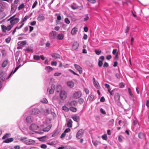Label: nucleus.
<instances>
[{
  "label": "nucleus",
  "mask_w": 149,
  "mask_h": 149,
  "mask_svg": "<svg viewBox=\"0 0 149 149\" xmlns=\"http://www.w3.org/2000/svg\"><path fill=\"white\" fill-rule=\"evenodd\" d=\"M12 17H10L7 20V22H10V24L13 27L14 25L16 24L19 21V18H13Z\"/></svg>",
  "instance_id": "1"
},
{
  "label": "nucleus",
  "mask_w": 149,
  "mask_h": 149,
  "mask_svg": "<svg viewBox=\"0 0 149 149\" xmlns=\"http://www.w3.org/2000/svg\"><path fill=\"white\" fill-rule=\"evenodd\" d=\"M2 31L3 33H6V31H9L12 29L13 27L10 25H8L7 26L4 25H2L1 26Z\"/></svg>",
  "instance_id": "2"
},
{
  "label": "nucleus",
  "mask_w": 149,
  "mask_h": 149,
  "mask_svg": "<svg viewBox=\"0 0 149 149\" xmlns=\"http://www.w3.org/2000/svg\"><path fill=\"white\" fill-rule=\"evenodd\" d=\"M39 128V126L36 124L33 123L31 125L29 126V129L35 132V131L37 130Z\"/></svg>",
  "instance_id": "3"
},
{
  "label": "nucleus",
  "mask_w": 149,
  "mask_h": 149,
  "mask_svg": "<svg viewBox=\"0 0 149 149\" xmlns=\"http://www.w3.org/2000/svg\"><path fill=\"white\" fill-rule=\"evenodd\" d=\"M67 94L65 91H62L60 93V99L62 100H64L67 97Z\"/></svg>",
  "instance_id": "4"
},
{
  "label": "nucleus",
  "mask_w": 149,
  "mask_h": 149,
  "mask_svg": "<svg viewBox=\"0 0 149 149\" xmlns=\"http://www.w3.org/2000/svg\"><path fill=\"white\" fill-rule=\"evenodd\" d=\"M82 95V93L81 91H79L76 92L73 95V97L75 98H79Z\"/></svg>",
  "instance_id": "5"
},
{
  "label": "nucleus",
  "mask_w": 149,
  "mask_h": 149,
  "mask_svg": "<svg viewBox=\"0 0 149 149\" xmlns=\"http://www.w3.org/2000/svg\"><path fill=\"white\" fill-rule=\"evenodd\" d=\"M57 34V32L55 31H52L49 34V36L51 39H54Z\"/></svg>",
  "instance_id": "6"
},
{
  "label": "nucleus",
  "mask_w": 149,
  "mask_h": 149,
  "mask_svg": "<svg viewBox=\"0 0 149 149\" xmlns=\"http://www.w3.org/2000/svg\"><path fill=\"white\" fill-rule=\"evenodd\" d=\"M83 130H79L77 133L76 135L77 138L78 139H80L83 134Z\"/></svg>",
  "instance_id": "7"
},
{
  "label": "nucleus",
  "mask_w": 149,
  "mask_h": 149,
  "mask_svg": "<svg viewBox=\"0 0 149 149\" xmlns=\"http://www.w3.org/2000/svg\"><path fill=\"white\" fill-rule=\"evenodd\" d=\"M74 66L75 69L79 72L80 74H81L82 73V68L80 66L77 64H74Z\"/></svg>",
  "instance_id": "8"
},
{
  "label": "nucleus",
  "mask_w": 149,
  "mask_h": 149,
  "mask_svg": "<svg viewBox=\"0 0 149 149\" xmlns=\"http://www.w3.org/2000/svg\"><path fill=\"white\" fill-rule=\"evenodd\" d=\"M45 19V17L42 14H40L38 15L37 19L39 22L44 20Z\"/></svg>",
  "instance_id": "9"
},
{
  "label": "nucleus",
  "mask_w": 149,
  "mask_h": 149,
  "mask_svg": "<svg viewBox=\"0 0 149 149\" xmlns=\"http://www.w3.org/2000/svg\"><path fill=\"white\" fill-rule=\"evenodd\" d=\"M55 88V86L52 84L51 86V88H48L47 91H49V92L50 94H52L54 93Z\"/></svg>",
  "instance_id": "10"
},
{
  "label": "nucleus",
  "mask_w": 149,
  "mask_h": 149,
  "mask_svg": "<svg viewBox=\"0 0 149 149\" xmlns=\"http://www.w3.org/2000/svg\"><path fill=\"white\" fill-rule=\"evenodd\" d=\"M17 6L15 5V4H12L11 5V12L13 13L15 11L17 8Z\"/></svg>",
  "instance_id": "11"
},
{
  "label": "nucleus",
  "mask_w": 149,
  "mask_h": 149,
  "mask_svg": "<svg viewBox=\"0 0 149 149\" xmlns=\"http://www.w3.org/2000/svg\"><path fill=\"white\" fill-rule=\"evenodd\" d=\"M40 112L39 110L37 109H32L31 114L32 115H36Z\"/></svg>",
  "instance_id": "12"
},
{
  "label": "nucleus",
  "mask_w": 149,
  "mask_h": 149,
  "mask_svg": "<svg viewBox=\"0 0 149 149\" xmlns=\"http://www.w3.org/2000/svg\"><path fill=\"white\" fill-rule=\"evenodd\" d=\"M138 136L139 139H145V135L143 133L141 132H139V133Z\"/></svg>",
  "instance_id": "13"
},
{
  "label": "nucleus",
  "mask_w": 149,
  "mask_h": 149,
  "mask_svg": "<svg viewBox=\"0 0 149 149\" xmlns=\"http://www.w3.org/2000/svg\"><path fill=\"white\" fill-rule=\"evenodd\" d=\"M79 44L77 42H74L72 46V49L73 50H75L78 48Z\"/></svg>",
  "instance_id": "14"
},
{
  "label": "nucleus",
  "mask_w": 149,
  "mask_h": 149,
  "mask_svg": "<svg viewBox=\"0 0 149 149\" xmlns=\"http://www.w3.org/2000/svg\"><path fill=\"white\" fill-rule=\"evenodd\" d=\"M67 85L70 88H72L74 86V83L72 81H70L67 82Z\"/></svg>",
  "instance_id": "15"
},
{
  "label": "nucleus",
  "mask_w": 149,
  "mask_h": 149,
  "mask_svg": "<svg viewBox=\"0 0 149 149\" xmlns=\"http://www.w3.org/2000/svg\"><path fill=\"white\" fill-rule=\"evenodd\" d=\"M52 57L55 59L59 58H60V55L56 53H53L52 55Z\"/></svg>",
  "instance_id": "16"
},
{
  "label": "nucleus",
  "mask_w": 149,
  "mask_h": 149,
  "mask_svg": "<svg viewBox=\"0 0 149 149\" xmlns=\"http://www.w3.org/2000/svg\"><path fill=\"white\" fill-rule=\"evenodd\" d=\"M26 122L28 123H31L32 122V118L31 116H28L26 119Z\"/></svg>",
  "instance_id": "17"
},
{
  "label": "nucleus",
  "mask_w": 149,
  "mask_h": 149,
  "mask_svg": "<svg viewBox=\"0 0 149 149\" xmlns=\"http://www.w3.org/2000/svg\"><path fill=\"white\" fill-rule=\"evenodd\" d=\"M77 104V102L75 100L71 101L70 103V105L72 106H76Z\"/></svg>",
  "instance_id": "18"
},
{
  "label": "nucleus",
  "mask_w": 149,
  "mask_h": 149,
  "mask_svg": "<svg viewBox=\"0 0 149 149\" xmlns=\"http://www.w3.org/2000/svg\"><path fill=\"white\" fill-rule=\"evenodd\" d=\"M64 37V35L62 34H60L58 35L57 36L56 38L57 39L59 40H61L63 39Z\"/></svg>",
  "instance_id": "19"
},
{
  "label": "nucleus",
  "mask_w": 149,
  "mask_h": 149,
  "mask_svg": "<svg viewBox=\"0 0 149 149\" xmlns=\"http://www.w3.org/2000/svg\"><path fill=\"white\" fill-rule=\"evenodd\" d=\"M72 121L71 119H69L68 121L67 125L68 127H71L72 126Z\"/></svg>",
  "instance_id": "20"
},
{
  "label": "nucleus",
  "mask_w": 149,
  "mask_h": 149,
  "mask_svg": "<svg viewBox=\"0 0 149 149\" xmlns=\"http://www.w3.org/2000/svg\"><path fill=\"white\" fill-rule=\"evenodd\" d=\"M13 139L12 138L9 139H7L3 141V142L9 143V142L13 141Z\"/></svg>",
  "instance_id": "21"
},
{
  "label": "nucleus",
  "mask_w": 149,
  "mask_h": 149,
  "mask_svg": "<svg viewBox=\"0 0 149 149\" xmlns=\"http://www.w3.org/2000/svg\"><path fill=\"white\" fill-rule=\"evenodd\" d=\"M77 31V29L76 28L74 27L72 30L71 33L72 35L75 34Z\"/></svg>",
  "instance_id": "22"
},
{
  "label": "nucleus",
  "mask_w": 149,
  "mask_h": 149,
  "mask_svg": "<svg viewBox=\"0 0 149 149\" xmlns=\"http://www.w3.org/2000/svg\"><path fill=\"white\" fill-rule=\"evenodd\" d=\"M71 118L73 120L75 121L78 122V121L79 120V118L78 116H72Z\"/></svg>",
  "instance_id": "23"
},
{
  "label": "nucleus",
  "mask_w": 149,
  "mask_h": 149,
  "mask_svg": "<svg viewBox=\"0 0 149 149\" xmlns=\"http://www.w3.org/2000/svg\"><path fill=\"white\" fill-rule=\"evenodd\" d=\"M114 98L116 100H119L120 98V96L119 94L118 93H116L114 95Z\"/></svg>",
  "instance_id": "24"
},
{
  "label": "nucleus",
  "mask_w": 149,
  "mask_h": 149,
  "mask_svg": "<svg viewBox=\"0 0 149 149\" xmlns=\"http://www.w3.org/2000/svg\"><path fill=\"white\" fill-rule=\"evenodd\" d=\"M93 84L95 87L99 89L100 88V86L99 85V83L96 81H93Z\"/></svg>",
  "instance_id": "25"
},
{
  "label": "nucleus",
  "mask_w": 149,
  "mask_h": 149,
  "mask_svg": "<svg viewBox=\"0 0 149 149\" xmlns=\"http://www.w3.org/2000/svg\"><path fill=\"white\" fill-rule=\"evenodd\" d=\"M19 66H17V67H16L15 68V69L14 70V71H13H13H12V72L10 73V75H9V76L7 77V79H9V78L10 77V75H11V74L12 73L13 74V73H15V72H16V71H17V70L18 69V68H19Z\"/></svg>",
  "instance_id": "26"
},
{
  "label": "nucleus",
  "mask_w": 149,
  "mask_h": 149,
  "mask_svg": "<svg viewBox=\"0 0 149 149\" xmlns=\"http://www.w3.org/2000/svg\"><path fill=\"white\" fill-rule=\"evenodd\" d=\"M45 69L46 71H48V72H49L51 71H52L53 70V68L49 66L46 67L45 68Z\"/></svg>",
  "instance_id": "27"
},
{
  "label": "nucleus",
  "mask_w": 149,
  "mask_h": 149,
  "mask_svg": "<svg viewBox=\"0 0 149 149\" xmlns=\"http://www.w3.org/2000/svg\"><path fill=\"white\" fill-rule=\"evenodd\" d=\"M51 126L50 125H48L47 126L46 128L43 129V131L44 132H48L51 129Z\"/></svg>",
  "instance_id": "28"
},
{
  "label": "nucleus",
  "mask_w": 149,
  "mask_h": 149,
  "mask_svg": "<svg viewBox=\"0 0 149 149\" xmlns=\"http://www.w3.org/2000/svg\"><path fill=\"white\" fill-rule=\"evenodd\" d=\"M8 64V61L6 60L4 61L2 65V66L4 68L6 67Z\"/></svg>",
  "instance_id": "29"
},
{
  "label": "nucleus",
  "mask_w": 149,
  "mask_h": 149,
  "mask_svg": "<svg viewBox=\"0 0 149 149\" xmlns=\"http://www.w3.org/2000/svg\"><path fill=\"white\" fill-rule=\"evenodd\" d=\"M61 87L60 85H57L56 88V90L57 92H59V91L61 90Z\"/></svg>",
  "instance_id": "30"
},
{
  "label": "nucleus",
  "mask_w": 149,
  "mask_h": 149,
  "mask_svg": "<svg viewBox=\"0 0 149 149\" xmlns=\"http://www.w3.org/2000/svg\"><path fill=\"white\" fill-rule=\"evenodd\" d=\"M28 142V145H32L34 144L35 143V141L33 140L30 139L29 140Z\"/></svg>",
  "instance_id": "31"
},
{
  "label": "nucleus",
  "mask_w": 149,
  "mask_h": 149,
  "mask_svg": "<svg viewBox=\"0 0 149 149\" xmlns=\"http://www.w3.org/2000/svg\"><path fill=\"white\" fill-rule=\"evenodd\" d=\"M10 136V134L7 133L3 136L2 139H6L8 137H9Z\"/></svg>",
  "instance_id": "32"
},
{
  "label": "nucleus",
  "mask_w": 149,
  "mask_h": 149,
  "mask_svg": "<svg viewBox=\"0 0 149 149\" xmlns=\"http://www.w3.org/2000/svg\"><path fill=\"white\" fill-rule=\"evenodd\" d=\"M28 18L29 17L28 16L26 15L25 16L23 19L21 21V24L24 23V22L26 21Z\"/></svg>",
  "instance_id": "33"
},
{
  "label": "nucleus",
  "mask_w": 149,
  "mask_h": 149,
  "mask_svg": "<svg viewBox=\"0 0 149 149\" xmlns=\"http://www.w3.org/2000/svg\"><path fill=\"white\" fill-rule=\"evenodd\" d=\"M24 8V6L23 3L20 4L18 7V10H20Z\"/></svg>",
  "instance_id": "34"
},
{
  "label": "nucleus",
  "mask_w": 149,
  "mask_h": 149,
  "mask_svg": "<svg viewBox=\"0 0 149 149\" xmlns=\"http://www.w3.org/2000/svg\"><path fill=\"white\" fill-rule=\"evenodd\" d=\"M70 110L73 112H76L77 111V109L76 108L73 107H70Z\"/></svg>",
  "instance_id": "35"
},
{
  "label": "nucleus",
  "mask_w": 149,
  "mask_h": 149,
  "mask_svg": "<svg viewBox=\"0 0 149 149\" xmlns=\"http://www.w3.org/2000/svg\"><path fill=\"white\" fill-rule=\"evenodd\" d=\"M26 41H23L20 42L19 44H18V45L20 46H21L26 44Z\"/></svg>",
  "instance_id": "36"
},
{
  "label": "nucleus",
  "mask_w": 149,
  "mask_h": 149,
  "mask_svg": "<svg viewBox=\"0 0 149 149\" xmlns=\"http://www.w3.org/2000/svg\"><path fill=\"white\" fill-rule=\"evenodd\" d=\"M101 50L100 49H95V52L96 54L99 55L101 53Z\"/></svg>",
  "instance_id": "37"
},
{
  "label": "nucleus",
  "mask_w": 149,
  "mask_h": 149,
  "mask_svg": "<svg viewBox=\"0 0 149 149\" xmlns=\"http://www.w3.org/2000/svg\"><path fill=\"white\" fill-rule=\"evenodd\" d=\"M33 58L35 60L38 61L40 59V56L38 55H34Z\"/></svg>",
  "instance_id": "38"
},
{
  "label": "nucleus",
  "mask_w": 149,
  "mask_h": 149,
  "mask_svg": "<svg viewBox=\"0 0 149 149\" xmlns=\"http://www.w3.org/2000/svg\"><path fill=\"white\" fill-rule=\"evenodd\" d=\"M128 92L130 95L132 97H134V95L132 93L131 90L130 88H129L128 89Z\"/></svg>",
  "instance_id": "39"
},
{
  "label": "nucleus",
  "mask_w": 149,
  "mask_h": 149,
  "mask_svg": "<svg viewBox=\"0 0 149 149\" xmlns=\"http://www.w3.org/2000/svg\"><path fill=\"white\" fill-rule=\"evenodd\" d=\"M62 109L66 111H68L69 110V109L66 106L62 107Z\"/></svg>",
  "instance_id": "40"
},
{
  "label": "nucleus",
  "mask_w": 149,
  "mask_h": 149,
  "mask_svg": "<svg viewBox=\"0 0 149 149\" xmlns=\"http://www.w3.org/2000/svg\"><path fill=\"white\" fill-rule=\"evenodd\" d=\"M59 133L58 131H56L52 135V137H54L57 136Z\"/></svg>",
  "instance_id": "41"
},
{
  "label": "nucleus",
  "mask_w": 149,
  "mask_h": 149,
  "mask_svg": "<svg viewBox=\"0 0 149 149\" xmlns=\"http://www.w3.org/2000/svg\"><path fill=\"white\" fill-rule=\"evenodd\" d=\"M114 122V120L113 119H111L108 122V124L109 125H112Z\"/></svg>",
  "instance_id": "42"
},
{
  "label": "nucleus",
  "mask_w": 149,
  "mask_h": 149,
  "mask_svg": "<svg viewBox=\"0 0 149 149\" xmlns=\"http://www.w3.org/2000/svg\"><path fill=\"white\" fill-rule=\"evenodd\" d=\"M84 99L82 98H80L78 101V102L80 104H82L84 102Z\"/></svg>",
  "instance_id": "43"
},
{
  "label": "nucleus",
  "mask_w": 149,
  "mask_h": 149,
  "mask_svg": "<svg viewBox=\"0 0 149 149\" xmlns=\"http://www.w3.org/2000/svg\"><path fill=\"white\" fill-rule=\"evenodd\" d=\"M103 65V62L102 61H100L99 60L98 65L99 67H101Z\"/></svg>",
  "instance_id": "44"
},
{
  "label": "nucleus",
  "mask_w": 149,
  "mask_h": 149,
  "mask_svg": "<svg viewBox=\"0 0 149 149\" xmlns=\"http://www.w3.org/2000/svg\"><path fill=\"white\" fill-rule=\"evenodd\" d=\"M24 23H22V24H21V25L20 26H17L15 28V29H21L23 26L24 25Z\"/></svg>",
  "instance_id": "45"
},
{
  "label": "nucleus",
  "mask_w": 149,
  "mask_h": 149,
  "mask_svg": "<svg viewBox=\"0 0 149 149\" xmlns=\"http://www.w3.org/2000/svg\"><path fill=\"white\" fill-rule=\"evenodd\" d=\"M11 39V37H9L8 38H7L5 40L6 42L7 43H8L10 42Z\"/></svg>",
  "instance_id": "46"
},
{
  "label": "nucleus",
  "mask_w": 149,
  "mask_h": 149,
  "mask_svg": "<svg viewBox=\"0 0 149 149\" xmlns=\"http://www.w3.org/2000/svg\"><path fill=\"white\" fill-rule=\"evenodd\" d=\"M100 111L101 113L105 115L106 114V113L105 111L102 108H101L100 109Z\"/></svg>",
  "instance_id": "47"
},
{
  "label": "nucleus",
  "mask_w": 149,
  "mask_h": 149,
  "mask_svg": "<svg viewBox=\"0 0 149 149\" xmlns=\"http://www.w3.org/2000/svg\"><path fill=\"white\" fill-rule=\"evenodd\" d=\"M102 139L104 140H107V136L106 134H104L102 135Z\"/></svg>",
  "instance_id": "48"
},
{
  "label": "nucleus",
  "mask_w": 149,
  "mask_h": 149,
  "mask_svg": "<svg viewBox=\"0 0 149 149\" xmlns=\"http://www.w3.org/2000/svg\"><path fill=\"white\" fill-rule=\"evenodd\" d=\"M26 50L27 52H30L32 53L33 52V50L32 49L29 48H26Z\"/></svg>",
  "instance_id": "49"
},
{
  "label": "nucleus",
  "mask_w": 149,
  "mask_h": 149,
  "mask_svg": "<svg viewBox=\"0 0 149 149\" xmlns=\"http://www.w3.org/2000/svg\"><path fill=\"white\" fill-rule=\"evenodd\" d=\"M65 22L67 24H69L70 22L68 19V18H66L65 19Z\"/></svg>",
  "instance_id": "50"
},
{
  "label": "nucleus",
  "mask_w": 149,
  "mask_h": 149,
  "mask_svg": "<svg viewBox=\"0 0 149 149\" xmlns=\"http://www.w3.org/2000/svg\"><path fill=\"white\" fill-rule=\"evenodd\" d=\"M123 137L121 135H120L118 138L119 141L120 142H122L123 141Z\"/></svg>",
  "instance_id": "51"
},
{
  "label": "nucleus",
  "mask_w": 149,
  "mask_h": 149,
  "mask_svg": "<svg viewBox=\"0 0 149 149\" xmlns=\"http://www.w3.org/2000/svg\"><path fill=\"white\" fill-rule=\"evenodd\" d=\"M68 70L70 72H71V73H72L74 75H76L78 76L79 75L78 74L76 73L75 72H74V71H73L71 69H69Z\"/></svg>",
  "instance_id": "52"
},
{
  "label": "nucleus",
  "mask_w": 149,
  "mask_h": 149,
  "mask_svg": "<svg viewBox=\"0 0 149 149\" xmlns=\"http://www.w3.org/2000/svg\"><path fill=\"white\" fill-rule=\"evenodd\" d=\"M68 70L70 72H71V73H72L74 75H76L78 76L79 75L78 74L76 73L75 72H74V71H73L71 69H69Z\"/></svg>",
  "instance_id": "53"
},
{
  "label": "nucleus",
  "mask_w": 149,
  "mask_h": 149,
  "mask_svg": "<svg viewBox=\"0 0 149 149\" xmlns=\"http://www.w3.org/2000/svg\"><path fill=\"white\" fill-rule=\"evenodd\" d=\"M38 3L37 1H36L34 3H33V6H32V8H33L35 7L36 6L37 4Z\"/></svg>",
  "instance_id": "54"
},
{
  "label": "nucleus",
  "mask_w": 149,
  "mask_h": 149,
  "mask_svg": "<svg viewBox=\"0 0 149 149\" xmlns=\"http://www.w3.org/2000/svg\"><path fill=\"white\" fill-rule=\"evenodd\" d=\"M130 29V28L128 25L126 28V29H125V33H127L129 31V30Z\"/></svg>",
  "instance_id": "55"
},
{
  "label": "nucleus",
  "mask_w": 149,
  "mask_h": 149,
  "mask_svg": "<svg viewBox=\"0 0 149 149\" xmlns=\"http://www.w3.org/2000/svg\"><path fill=\"white\" fill-rule=\"evenodd\" d=\"M41 102L44 103H46L48 102V101L47 99L44 98L42 100Z\"/></svg>",
  "instance_id": "56"
},
{
  "label": "nucleus",
  "mask_w": 149,
  "mask_h": 149,
  "mask_svg": "<svg viewBox=\"0 0 149 149\" xmlns=\"http://www.w3.org/2000/svg\"><path fill=\"white\" fill-rule=\"evenodd\" d=\"M40 147L42 148L45 149L47 147V146L45 144H42L40 146Z\"/></svg>",
  "instance_id": "57"
},
{
  "label": "nucleus",
  "mask_w": 149,
  "mask_h": 149,
  "mask_svg": "<svg viewBox=\"0 0 149 149\" xmlns=\"http://www.w3.org/2000/svg\"><path fill=\"white\" fill-rule=\"evenodd\" d=\"M115 59L116 61L118 60V53L117 52L116 54H115V57L114 58Z\"/></svg>",
  "instance_id": "58"
},
{
  "label": "nucleus",
  "mask_w": 149,
  "mask_h": 149,
  "mask_svg": "<svg viewBox=\"0 0 149 149\" xmlns=\"http://www.w3.org/2000/svg\"><path fill=\"white\" fill-rule=\"evenodd\" d=\"M84 91H85V93H86V94H88L89 93V90L86 88H84Z\"/></svg>",
  "instance_id": "59"
},
{
  "label": "nucleus",
  "mask_w": 149,
  "mask_h": 149,
  "mask_svg": "<svg viewBox=\"0 0 149 149\" xmlns=\"http://www.w3.org/2000/svg\"><path fill=\"white\" fill-rule=\"evenodd\" d=\"M109 65L107 63L105 62L103 65V67L104 68H107L108 66Z\"/></svg>",
  "instance_id": "60"
},
{
  "label": "nucleus",
  "mask_w": 149,
  "mask_h": 149,
  "mask_svg": "<svg viewBox=\"0 0 149 149\" xmlns=\"http://www.w3.org/2000/svg\"><path fill=\"white\" fill-rule=\"evenodd\" d=\"M71 7L73 10H75L77 9L78 8V6H76L75 7H74L73 5H71Z\"/></svg>",
  "instance_id": "61"
},
{
  "label": "nucleus",
  "mask_w": 149,
  "mask_h": 149,
  "mask_svg": "<svg viewBox=\"0 0 149 149\" xmlns=\"http://www.w3.org/2000/svg\"><path fill=\"white\" fill-rule=\"evenodd\" d=\"M66 135V133L64 132L60 136L61 138H63Z\"/></svg>",
  "instance_id": "62"
},
{
  "label": "nucleus",
  "mask_w": 149,
  "mask_h": 149,
  "mask_svg": "<svg viewBox=\"0 0 149 149\" xmlns=\"http://www.w3.org/2000/svg\"><path fill=\"white\" fill-rule=\"evenodd\" d=\"M117 50L116 49H113L112 51L113 54V55H115V54H116V53H117Z\"/></svg>",
  "instance_id": "63"
},
{
  "label": "nucleus",
  "mask_w": 149,
  "mask_h": 149,
  "mask_svg": "<svg viewBox=\"0 0 149 149\" xmlns=\"http://www.w3.org/2000/svg\"><path fill=\"white\" fill-rule=\"evenodd\" d=\"M119 85L120 86V88H123L125 86V84L123 83H120Z\"/></svg>",
  "instance_id": "64"
}]
</instances>
